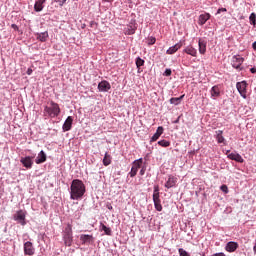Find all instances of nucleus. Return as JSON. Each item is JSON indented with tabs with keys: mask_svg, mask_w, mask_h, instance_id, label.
<instances>
[{
	"mask_svg": "<svg viewBox=\"0 0 256 256\" xmlns=\"http://www.w3.org/2000/svg\"><path fill=\"white\" fill-rule=\"evenodd\" d=\"M45 1L47 0H37L35 2V5H34V10L39 13L40 11H43V4L45 3Z\"/></svg>",
	"mask_w": 256,
	"mask_h": 256,
	"instance_id": "nucleus-23",
	"label": "nucleus"
},
{
	"mask_svg": "<svg viewBox=\"0 0 256 256\" xmlns=\"http://www.w3.org/2000/svg\"><path fill=\"white\" fill-rule=\"evenodd\" d=\"M245 61L244 57H241V55H234L231 59V65L234 69H237L238 71H243V62Z\"/></svg>",
	"mask_w": 256,
	"mask_h": 256,
	"instance_id": "nucleus-4",
	"label": "nucleus"
},
{
	"mask_svg": "<svg viewBox=\"0 0 256 256\" xmlns=\"http://www.w3.org/2000/svg\"><path fill=\"white\" fill-rule=\"evenodd\" d=\"M62 240L65 247H71L73 245V226L69 223L62 231Z\"/></svg>",
	"mask_w": 256,
	"mask_h": 256,
	"instance_id": "nucleus-2",
	"label": "nucleus"
},
{
	"mask_svg": "<svg viewBox=\"0 0 256 256\" xmlns=\"http://www.w3.org/2000/svg\"><path fill=\"white\" fill-rule=\"evenodd\" d=\"M47 161V154H45V151L41 150L38 154V157L35 160V163L37 165H41V163H45Z\"/></svg>",
	"mask_w": 256,
	"mask_h": 256,
	"instance_id": "nucleus-15",
	"label": "nucleus"
},
{
	"mask_svg": "<svg viewBox=\"0 0 256 256\" xmlns=\"http://www.w3.org/2000/svg\"><path fill=\"white\" fill-rule=\"evenodd\" d=\"M86 191L85 183H83L82 180L74 179L70 186V198L73 201H79L83 199V195H85Z\"/></svg>",
	"mask_w": 256,
	"mask_h": 256,
	"instance_id": "nucleus-1",
	"label": "nucleus"
},
{
	"mask_svg": "<svg viewBox=\"0 0 256 256\" xmlns=\"http://www.w3.org/2000/svg\"><path fill=\"white\" fill-rule=\"evenodd\" d=\"M71 127H73V117L68 116L62 126V129L63 131H71Z\"/></svg>",
	"mask_w": 256,
	"mask_h": 256,
	"instance_id": "nucleus-12",
	"label": "nucleus"
},
{
	"mask_svg": "<svg viewBox=\"0 0 256 256\" xmlns=\"http://www.w3.org/2000/svg\"><path fill=\"white\" fill-rule=\"evenodd\" d=\"M106 207H107V209H109V211H113V205H111V203H107L106 204Z\"/></svg>",
	"mask_w": 256,
	"mask_h": 256,
	"instance_id": "nucleus-39",
	"label": "nucleus"
},
{
	"mask_svg": "<svg viewBox=\"0 0 256 256\" xmlns=\"http://www.w3.org/2000/svg\"><path fill=\"white\" fill-rule=\"evenodd\" d=\"M175 123H179V120H176Z\"/></svg>",
	"mask_w": 256,
	"mask_h": 256,
	"instance_id": "nucleus-48",
	"label": "nucleus"
},
{
	"mask_svg": "<svg viewBox=\"0 0 256 256\" xmlns=\"http://www.w3.org/2000/svg\"><path fill=\"white\" fill-rule=\"evenodd\" d=\"M145 65V60L141 59V57L136 58V67L137 69H141Z\"/></svg>",
	"mask_w": 256,
	"mask_h": 256,
	"instance_id": "nucleus-29",
	"label": "nucleus"
},
{
	"mask_svg": "<svg viewBox=\"0 0 256 256\" xmlns=\"http://www.w3.org/2000/svg\"><path fill=\"white\" fill-rule=\"evenodd\" d=\"M249 21H250L251 25H253L255 27V25H256V14L254 12L250 14Z\"/></svg>",
	"mask_w": 256,
	"mask_h": 256,
	"instance_id": "nucleus-32",
	"label": "nucleus"
},
{
	"mask_svg": "<svg viewBox=\"0 0 256 256\" xmlns=\"http://www.w3.org/2000/svg\"><path fill=\"white\" fill-rule=\"evenodd\" d=\"M51 106H46L44 108V111L49 115V117H59V114L61 113V108L59 107V104L55 102H50Z\"/></svg>",
	"mask_w": 256,
	"mask_h": 256,
	"instance_id": "nucleus-3",
	"label": "nucleus"
},
{
	"mask_svg": "<svg viewBox=\"0 0 256 256\" xmlns=\"http://www.w3.org/2000/svg\"><path fill=\"white\" fill-rule=\"evenodd\" d=\"M210 19H211V14L209 13L201 14L198 18V25H205V23H207V21H209Z\"/></svg>",
	"mask_w": 256,
	"mask_h": 256,
	"instance_id": "nucleus-16",
	"label": "nucleus"
},
{
	"mask_svg": "<svg viewBox=\"0 0 256 256\" xmlns=\"http://www.w3.org/2000/svg\"><path fill=\"white\" fill-rule=\"evenodd\" d=\"M133 33H135V30H132L129 35H133Z\"/></svg>",
	"mask_w": 256,
	"mask_h": 256,
	"instance_id": "nucleus-47",
	"label": "nucleus"
},
{
	"mask_svg": "<svg viewBox=\"0 0 256 256\" xmlns=\"http://www.w3.org/2000/svg\"><path fill=\"white\" fill-rule=\"evenodd\" d=\"M37 39L38 41H41L42 43H45V41H47V39H49V32L45 31L42 33H38L37 34Z\"/></svg>",
	"mask_w": 256,
	"mask_h": 256,
	"instance_id": "nucleus-24",
	"label": "nucleus"
},
{
	"mask_svg": "<svg viewBox=\"0 0 256 256\" xmlns=\"http://www.w3.org/2000/svg\"><path fill=\"white\" fill-rule=\"evenodd\" d=\"M154 206L156 211H163V206L161 205V200L154 201Z\"/></svg>",
	"mask_w": 256,
	"mask_h": 256,
	"instance_id": "nucleus-30",
	"label": "nucleus"
},
{
	"mask_svg": "<svg viewBox=\"0 0 256 256\" xmlns=\"http://www.w3.org/2000/svg\"><path fill=\"white\" fill-rule=\"evenodd\" d=\"M141 165H143V158L135 160L132 163V168L131 171L129 172L130 177H135L137 175V172L139 171V169H141Z\"/></svg>",
	"mask_w": 256,
	"mask_h": 256,
	"instance_id": "nucleus-5",
	"label": "nucleus"
},
{
	"mask_svg": "<svg viewBox=\"0 0 256 256\" xmlns=\"http://www.w3.org/2000/svg\"><path fill=\"white\" fill-rule=\"evenodd\" d=\"M227 11V8H220L217 10V15H219V13H225Z\"/></svg>",
	"mask_w": 256,
	"mask_h": 256,
	"instance_id": "nucleus-38",
	"label": "nucleus"
},
{
	"mask_svg": "<svg viewBox=\"0 0 256 256\" xmlns=\"http://www.w3.org/2000/svg\"><path fill=\"white\" fill-rule=\"evenodd\" d=\"M183 97H185V95H182V96L177 97V98H171L170 99L171 105H180L181 101H183Z\"/></svg>",
	"mask_w": 256,
	"mask_h": 256,
	"instance_id": "nucleus-27",
	"label": "nucleus"
},
{
	"mask_svg": "<svg viewBox=\"0 0 256 256\" xmlns=\"http://www.w3.org/2000/svg\"><path fill=\"white\" fill-rule=\"evenodd\" d=\"M20 163H22L23 167H26V169H31V167H33V158L30 156L22 157Z\"/></svg>",
	"mask_w": 256,
	"mask_h": 256,
	"instance_id": "nucleus-8",
	"label": "nucleus"
},
{
	"mask_svg": "<svg viewBox=\"0 0 256 256\" xmlns=\"http://www.w3.org/2000/svg\"><path fill=\"white\" fill-rule=\"evenodd\" d=\"M102 231L105 232V235H111V228L107 227L105 224L101 223Z\"/></svg>",
	"mask_w": 256,
	"mask_h": 256,
	"instance_id": "nucleus-31",
	"label": "nucleus"
},
{
	"mask_svg": "<svg viewBox=\"0 0 256 256\" xmlns=\"http://www.w3.org/2000/svg\"><path fill=\"white\" fill-rule=\"evenodd\" d=\"M216 141L217 143H225V137H223V130L216 131Z\"/></svg>",
	"mask_w": 256,
	"mask_h": 256,
	"instance_id": "nucleus-26",
	"label": "nucleus"
},
{
	"mask_svg": "<svg viewBox=\"0 0 256 256\" xmlns=\"http://www.w3.org/2000/svg\"><path fill=\"white\" fill-rule=\"evenodd\" d=\"M158 145H160V147H169L171 145V142L167 140H160L158 141Z\"/></svg>",
	"mask_w": 256,
	"mask_h": 256,
	"instance_id": "nucleus-33",
	"label": "nucleus"
},
{
	"mask_svg": "<svg viewBox=\"0 0 256 256\" xmlns=\"http://www.w3.org/2000/svg\"><path fill=\"white\" fill-rule=\"evenodd\" d=\"M178 253L180 256H191V254H189V252H186L185 249H183V248H180L178 250Z\"/></svg>",
	"mask_w": 256,
	"mask_h": 256,
	"instance_id": "nucleus-34",
	"label": "nucleus"
},
{
	"mask_svg": "<svg viewBox=\"0 0 256 256\" xmlns=\"http://www.w3.org/2000/svg\"><path fill=\"white\" fill-rule=\"evenodd\" d=\"M237 249H239V244L237 242H228L225 246V250L228 253H235V251H237Z\"/></svg>",
	"mask_w": 256,
	"mask_h": 256,
	"instance_id": "nucleus-9",
	"label": "nucleus"
},
{
	"mask_svg": "<svg viewBox=\"0 0 256 256\" xmlns=\"http://www.w3.org/2000/svg\"><path fill=\"white\" fill-rule=\"evenodd\" d=\"M175 185H177V177L170 175L165 183V187L166 189H171V187H175Z\"/></svg>",
	"mask_w": 256,
	"mask_h": 256,
	"instance_id": "nucleus-13",
	"label": "nucleus"
},
{
	"mask_svg": "<svg viewBox=\"0 0 256 256\" xmlns=\"http://www.w3.org/2000/svg\"><path fill=\"white\" fill-rule=\"evenodd\" d=\"M220 189L221 191H223V193H229V188L227 187V185H222Z\"/></svg>",
	"mask_w": 256,
	"mask_h": 256,
	"instance_id": "nucleus-36",
	"label": "nucleus"
},
{
	"mask_svg": "<svg viewBox=\"0 0 256 256\" xmlns=\"http://www.w3.org/2000/svg\"><path fill=\"white\" fill-rule=\"evenodd\" d=\"M163 131H164V129L162 126L158 127L156 130V133L151 138V142L153 143V142L157 141V139H159L163 135Z\"/></svg>",
	"mask_w": 256,
	"mask_h": 256,
	"instance_id": "nucleus-21",
	"label": "nucleus"
},
{
	"mask_svg": "<svg viewBox=\"0 0 256 256\" xmlns=\"http://www.w3.org/2000/svg\"><path fill=\"white\" fill-rule=\"evenodd\" d=\"M228 159L236 161L237 163H243L245 161L239 153H230L228 154Z\"/></svg>",
	"mask_w": 256,
	"mask_h": 256,
	"instance_id": "nucleus-18",
	"label": "nucleus"
},
{
	"mask_svg": "<svg viewBox=\"0 0 256 256\" xmlns=\"http://www.w3.org/2000/svg\"><path fill=\"white\" fill-rule=\"evenodd\" d=\"M66 2H67V0H61V1H60V3H61L60 5H63V4L66 3Z\"/></svg>",
	"mask_w": 256,
	"mask_h": 256,
	"instance_id": "nucleus-46",
	"label": "nucleus"
},
{
	"mask_svg": "<svg viewBox=\"0 0 256 256\" xmlns=\"http://www.w3.org/2000/svg\"><path fill=\"white\" fill-rule=\"evenodd\" d=\"M140 175H145V168H142V169L140 170Z\"/></svg>",
	"mask_w": 256,
	"mask_h": 256,
	"instance_id": "nucleus-42",
	"label": "nucleus"
},
{
	"mask_svg": "<svg viewBox=\"0 0 256 256\" xmlns=\"http://www.w3.org/2000/svg\"><path fill=\"white\" fill-rule=\"evenodd\" d=\"M99 91L107 92L111 89V84L108 81H102L98 84Z\"/></svg>",
	"mask_w": 256,
	"mask_h": 256,
	"instance_id": "nucleus-17",
	"label": "nucleus"
},
{
	"mask_svg": "<svg viewBox=\"0 0 256 256\" xmlns=\"http://www.w3.org/2000/svg\"><path fill=\"white\" fill-rule=\"evenodd\" d=\"M253 251L256 254V240H255V244H254V247H253Z\"/></svg>",
	"mask_w": 256,
	"mask_h": 256,
	"instance_id": "nucleus-45",
	"label": "nucleus"
},
{
	"mask_svg": "<svg viewBox=\"0 0 256 256\" xmlns=\"http://www.w3.org/2000/svg\"><path fill=\"white\" fill-rule=\"evenodd\" d=\"M153 201H161V199L159 198V186L154 187Z\"/></svg>",
	"mask_w": 256,
	"mask_h": 256,
	"instance_id": "nucleus-28",
	"label": "nucleus"
},
{
	"mask_svg": "<svg viewBox=\"0 0 256 256\" xmlns=\"http://www.w3.org/2000/svg\"><path fill=\"white\" fill-rule=\"evenodd\" d=\"M250 71L251 73H256V68H251Z\"/></svg>",
	"mask_w": 256,
	"mask_h": 256,
	"instance_id": "nucleus-44",
	"label": "nucleus"
},
{
	"mask_svg": "<svg viewBox=\"0 0 256 256\" xmlns=\"http://www.w3.org/2000/svg\"><path fill=\"white\" fill-rule=\"evenodd\" d=\"M80 241L82 245H86V243H93V235L82 234L80 235Z\"/></svg>",
	"mask_w": 256,
	"mask_h": 256,
	"instance_id": "nucleus-19",
	"label": "nucleus"
},
{
	"mask_svg": "<svg viewBox=\"0 0 256 256\" xmlns=\"http://www.w3.org/2000/svg\"><path fill=\"white\" fill-rule=\"evenodd\" d=\"M183 47V43L182 42H178L176 43L174 46H171L167 51L166 54L167 55H175L176 52L179 51V49H181Z\"/></svg>",
	"mask_w": 256,
	"mask_h": 256,
	"instance_id": "nucleus-10",
	"label": "nucleus"
},
{
	"mask_svg": "<svg viewBox=\"0 0 256 256\" xmlns=\"http://www.w3.org/2000/svg\"><path fill=\"white\" fill-rule=\"evenodd\" d=\"M15 221H19L20 225H26L25 222V212L23 210L17 211L16 215L14 216Z\"/></svg>",
	"mask_w": 256,
	"mask_h": 256,
	"instance_id": "nucleus-11",
	"label": "nucleus"
},
{
	"mask_svg": "<svg viewBox=\"0 0 256 256\" xmlns=\"http://www.w3.org/2000/svg\"><path fill=\"white\" fill-rule=\"evenodd\" d=\"M164 75L166 77H171V69H166L165 72H164Z\"/></svg>",
	"mask_w": 256,
	"mask_h": 256,
	"instance_id": "nucleus-37",
	"label": "nucleus"
},
{
	"mask_svg": "<svg viewBox=\"0 0 256 256\" xmlns=\"http://www.w3.org/2000/svg\"><path fill=\"white\" fill-rule=\"evenodd\" d=\"M157 39L155 37H150L148 39V45H155Z\"/></svg>",
	"mask_w": 256,
	"mask_h": 256,
	"instance_id": "nucleus-35",
	"label": "nucleus"
},
{
	"mask_svg": "<svg viewBox=\"0 0 256 256\" xmlns=\"http://www.w3.org/2000/svg\"><path fill=\"white\" fill-rule=\"evenodd\" d=\"M254 51H256V41L252 44Z\"/></svg>",
	"mask_w": 256,
	"mask_h": 256,
	"instance_id": "nucleus-43",
	"label": "nucleus"
},
{
	"mask_svg": "<svg viewBox=\"0 0 256 256\" xmlns=\"http://www.w3.org/2000/svg\"><path fill=\"white\" fill-rule=\"evenodd\" d=\"M210 95L212 99H217V97H221V89L219 86H213L210 90Z\"/></svg>",
	"mask_w": 256,
	"mask_h": 256,
	"instance_id": "nucleus-14",
	"label": "nucleus"
},
{
	"mask_svg": "<svg viewBox=\"0 0 256 256\" xmlns=\"http://www.w3.org/2000/svg\"><path fill=\"white\" fill-rule=\"evenodd\" d=\"M184 53H187V55H191L192 57H197V49H195L193 46H187L184 49Z\"/></svg>",
	"mask_w": 256,
	"mask_h": 256,
	"instance_id": "nucleus-22",
	"label": "nucleus"
},
{
	"mask_svg": "<svg viewBox=\"0 0 256 256\" xmlns=\"http://www.w3.org/2000/svg\"><path fill=\"white\" fill-rule=\"evenodd\" d=\"M236 89L240 93L241 97H243V99H247V82H238L236 84Z\"/></svg>",
	"mask_w": 256,
	"mask_h": 256,
	"instance_id": "nucleus-6",
	"label": "nucleus"
},
{
	"mask_svg": "<svg viewBox=\"0 0 256 256\" xmlns=\"http://www.w3.org/2000/svg\"><path fill=\"white\" fill-rule=\"evenodd\" d=\"M198 46H199V53L201 55H205V53L207 52V42L205 40H199L198 42Z\"/></svg>",
	"mask_w": 256,
	"mask_h": 256,
	"instance_id": "nucleus-20",
	"label": "nucleus"
},
{
	"mask_svg": "<svg viewBox=\"0 0 256 256\" xmlns=\"http://www.w3.org/2000/svg\"><path fill=\"white\" fill-rule=\"evenodd\" d=\"M112 163V157L109 155V152H106L103 158V165L109 167Z\"/></svg>",
	"mask_w": 256,
	"mask_h": 256,
	"instance_id": "nucleus-25",
	"label": "nucleus"
},
{
	"mask_svg": "<svg viewBox=\"0 0 256 256\" xmlns=\"http://www.w3.org/2000/svg\"><path fill=\"white\" fill-rule=\"evenodd\" d=\"M24 255H35V246H33V242L27 241L24 243Z\"/></svg>",
	"mask_w": 256,
	"mask_h": 256,
	"instance_id": "nucleus-7",
	"label": "nucleus"
},
{
	"mask_svg": "<svg viewBox=\"0 0 256 256\" xmlns=\"http://www.w3.org/2000/svg\"><path fill=\"white\" fill-rule=\"evenodd\" d=\"M11 27L12 29H14V31H19V26H17L16 24H12Z\"/></svg>",
	"mask_w": 256,
	"mask_h": 256,
	"instance_id": "nucleus-40",
	"label": "nucleus"
},
{
	"mask_svg": "<svg viewBox=\"0 0 256 256\" xmlns=\"http://www.w3.org/2000/svg\"><path fill=\"white\" fill-rule=\"evenodd\" d=\"M32 73H33V69L29 68V69L27 70V75H31Z\"/></svg>",
	"mask_w": 256,
	"mask_h": 256,
	"instance_id": "nucleus-41",
	"label": "nucleus"
}]
</instances>
